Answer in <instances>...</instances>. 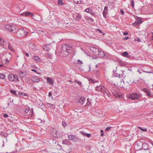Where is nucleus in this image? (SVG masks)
I'll return each instance as SVG.
<instances>
[{
    "label": "nucleus",
    "instance_id": "obj_1",
    "mask_svg": "<svg viewBox=\"0 0 153 153\" xmlns=\"http://www.w3.org/2000/svg\"><path fill=\"white\" fill-rule=\"evenodd\" d=\"M72 47L68 45H63L62 47L61 53L64 54V56H67L71 52Z\"/></svg>",
    "mask_w": 153,
    "mask_h": 153
},
{
    "label": "nucleus",
    "instance_id": "obj_2",
    "mask_svg": "<svg viewBox=\"0 0 153 153\" xmlns=\"http://www.w3.org/2000/svg\"><path fill=\"white\" fill-rule=\"evenodd\" d=\"M17 36L19 37H21L24 36H26L28 34V32H26V34H25V32L24 29L23 28H21L18 29V30H16V32Z\"/></svg>",
    "mask_w": 153,
    "mask_h": 153
},
{
    "label": "nucleus",
    "instance_id": "obj_3",
    "mask_svg": "<svg viewBox=\"0 0 153 153\" xmlns=\"http://www.w3.org/2000/svg\"><path fill=\"white\" fill-rule=\"evenodd\" d=\"M5 28L6 31L11 32L12 33H16V29L14 27L10 25H7L5 26Z\"/></svg>",
    "mask_w": 153,
    "mask_h": 153
},
{
    "label": "nucleus",
    "instance_id": "obj_4",
    "mask_svg": "<svg viewBox=\"0 0 153 153\" xmlns=\"http://www.w3.org/2000/svg\"><path fill=\"white\" fill-rule=\"evenodd\" d=\"M90 48L91 52L92 53V54L94 55H100L99 52L101 53L98 49L95 47H91Z\"/></svg>",
    "mask_w": 153,
    "mask_h": 153
},
{
    "label": "nucleus",
    "instance_id": "obj_5",
    "mask_svg": "<svg viewBox=\"0 0 153 153\" xmlns=\"http://www.w3.org/2000/svg\"><path fill=\"white\" fill-rule=\"evenodd\" d=\"M8 79L11 81H13L14 82H17L19 81L18 76L12 74H10L9 75Z\"/></svg>",
    "mask_w": 153,
    "mask_h": 153
},
{
    "label": "nucleus",
    "instance_id": "obj_6",
    "mask_svg": "<svg viewBox=\"0 0 153 153\" xmlns=\"http://www.w3.org/2000/svg\"><path fill=\"white\" fill-rule=\"evenodd\" d=\"M139 97V95L137 93H134L131 94L129 97V98L132 100H138Z\"/></svg>",
    "mask_w": 153,
    "mask_h": 153
},
{
    "label": "nucleus",
    "instance_id": "obj_7",
    "mask_svg": "<svg viewBox=\"0 0 153 153\" xmlns=\"http://www.w3.org/2000/svg\"><path fill=\"white\" fill-rule=\"evenodd\" d=\"M142 147L144 150L148 151L145 152L144 153H151L149 149V146L147 144L144 143L142 144Z\"/></svg>",
    "mask_w": 153,
    "mask_h": 153
},
{
    "label": "nucleus",
    "instance_id": "obj_8",
    "mask_svg": "<svg viewBox=\"0 0 153 153\" xmlns=\"http://www.w3.org/2000/svg\"><path fill=\"white\" fill-rule=\"evenodd\" d=\"M84 12H87L88 13H90L91 15H93L94 16H95V13L93 12L92 11L91 9V8H88L85 9Z\"/></svg>",
    "mask_w": 153,
    "mask_h": 153
},
{
    "label": "nucleus",
    "instance_id": "obj_9",
    "mask_svg": "<svg viewBox=\"0 0 153 153\" xmlns=\"http://www.w3.org/2000/svg\"><path fill=\"white\" fill-rule=\"evenodd\" d=\"M97 90L100 92H103L105 90V88L104 86L102 85L100 86H97L96 87Z\"/></svg>",
    "mask_w": 153,
    "mask_h": 153
},
{
    "label": "nucleus",
    "instance_id": "obj_10",
    "mask_svg": "<svg viewBox=\"0 0 153 153\" xmlns=\"http://www.w3.org/2000/svg\"><path fill=\"white\" fill-rule=\"evenodd\" d=\"M51 133L52 135L54 137H56L58 135L57 131L55 129L52 130Z\"/></svg>",
    "mask_w": 153,
    "mask_h": 153
},
{
    "label": "nucleus",
    "instance_id": "obj_11",
    "mask_svg": "<svg viewBox=\"0 0 153 153\" xmlns=\"http://www.w3.org/2000/svg\"><path fill=\"white\" fill-rule=\"evenodd\" d=\"M31 80L34 82H39L40 81V80L38 77L36 76H33L31 77Z\"/></svg>",
    "mask_w": 153,
    "mask_h": 153
},
{
    "label": "nucleus",
    "instance_id": "obj_12",
    "mask_svg": "<svg viewBox=\"0 0 153 153\" xmlns=\"http://www.w3.org/2000/svg\"><path fill=\"white\" fill-rule=\"evenodd\" d=\"M108 7H105L103 12V16L105 18H107V14H108Z\"/></svg>",
    "mask_w": 153,
    "mask_h": 153
},
{
    "label": "nucleus",
    "instance_id": "obj_13",
    "mask_svg": "<svg viewBox=\"0 0 153 153\" xmlns=\"http://www.w3.org/2000/svg\"><path fill=\"white\" fill-rule=\"evenodd\" d=\"M135 19L136 20V21L140 24H142L143 22L142 18L140 17L137 16Z\"/></svg>",
    "mask_w": 153,
    "mask_h": 153
},
{
    "label": "nucleus",
    "instance_id": "obj_14",
    "mask_svg": "<svg viewBox=\"0 0 153 153\" xmlns=\"http://www.w3.org/2000/svg\"><path fill=\"white\" fill-rule=\"evenodd\" d=\"M46 79L47 82L48 83H49L52 85L53 84V81L52 78L49 77H47Z\"/></svg>",
    "mask_w": 153,
    "mask_h": 153
},
{
    "label": "nucleus",
    "instance_id": "obj_15",
    "mask_svg": "<svg viewBox=\"0 0 153 153\" xmlns=\"http://www.w3.org/2000/svg\"><path fill=\"white\" fill-rule=\"evenodd\" d=\"M31 13H30L29 12H26L25 13H23L21 14V15L23 16H30L31 17H32L34 15L33 14H31Z\"/></svg>",
    "mask_w": 153,
    "mask_h": 153
},
{
    "label": "nucleus",
    "instance_id": "obj_16",
    "mask_svg": "<svg viewBox=\"0 0 153 153\" xmlns=\"http://www.w3.org/2000/svg\"><path fill=\"white\" fill-rule=\"evenodd\" d=\"M33 58L37 62H40L41 60L40 58L36 56H33Z\"/></svg>",
    "mask_w": 153,
    "mask_h": 153
},
{
    "label": "nucleus",
    "instance_id": "obj_17",
    "mask_svg": "<svg viewBox=\"0 0 153 153\" xmlns=\"http://www.w3.org/2000/svg\"><path fill=\"white\" fill-rule=\"evenodd\" d=\"M85 100V98L83 97H81L79 99L78 101V102L81 104H83Z\"/></svg>",
    "mask_w": 153,
    "mask_h": 153
},
{
    "label": "nucleus",
    "instance_id": "obj_18",
    "mask_svg": "<svg viewBox=\"0 0 153 153\" xmlns=\"http://www.w3.org/2000/svg\"><path fill=\"white\" fill-rule=\"evenodd\" d=\"M111 91L112 94L116 98H117V97H121V96L120 95H119L116 93L114 91V89H113L112 90H111Z\"/></svg>",
    "mask_w": 153,
    "mask_h": 153
},
{
    "label": "nucleus",
    "instance_id": "obj_19",
    "mask_svg": "<svg viewBox=\"0 0 153 153\" xmlns=\"http://www.w3.org/2000/svg\"><path fill=\"white\" fill-rule=\"evenodd\" d=\"M6 55L8 56L9 57H10V59H8L7 58L6 59V62H5V63L6 64H7V65L8 64V62H9V60H10V59L11 58V54L10 53H7L6 54Z\"/></svg>",
    "mask_w": 153,
    "mask_h": 153
},
{
    "label": "nucleus",
    "instance_id": "obj_20",
    "mask_svg": "<svg viewBox=\"0 0 153 153\" xmlns=\"http://www.w3.org/2000/svg\"><path fill=\"white\" fill-rule=\"evenodd\" d=\"M0 135L2 137H7L8 136L7 133L3 132H0Z\"/></svg>",
    "mask_w": 153,
    "mask_h": 153
},
{
    "label": "nucleus",
    "instance_id": "obj_21",
    "mask_svg": "<svg viewBox=\"0 0 153 153\" xmlns=\"http://www.w3.org/2000/svg\"><path fill=\"white\" fill-rule=\"evenodd\" d=\"M122 55V56L127 58H129L130 56V55H128V52L126 51L123 53Z\"/></svg>",
    "mask_w": 153,
    "mask_h": 153
},
{
    "label": "nucleus",
    "instance_id": "obj_22",
    "mask_svg": "<svg viewBox=\"0 0 153 153\" xmlns=\"http://www.w3.org/2000/svg\"><path fill=\"white\" fill-rule=\"evenodd\" d=\"M140 25V24L137 23L136 21H135L134 23L132 24V26L137 28L138 27H139Z\"/></svg>",
    "mask_w": 153,
    "mask_h": 153
},
{
    "label": "nucleus",
    "instance_id": "obj_23",
    "mask_svg": "<svg viewBox=\"0 0 153 153\" xmlns=\"http://www.w3.org/2000/svg\"><path fill=\"white\" fill-rule=\"evenodd\" d=\"M105 95H107L108 97H110L111 96V94L108 91L106 90L105 91Z\"/></svg>",
    "mask_w": 153,
    "mask_h": 153
},
{
    "label": "nucleus",
    "instance_id": "obj_24",
    "mask_svg": "<svg viewBox=\"0 0 153 153\" xmlns=\"http://www.w3.org/2000/svg\"><path fill=\"white\" fill-rule=\"evenodd\" d=\"M81 17V15L79 13H77L76 16V19L77 20H79Z\"/></svg>",
    "mask_w": 153,
    "mask_h": 153
},
{
    "label": "nucleus",
    "instance_id": "obj_25",
    "mask_svg": "<svg viewBox=\"0 0 153 153\" xmlns=\"http://www.w3.org/2000/svg\"><path fill=\"white\" fill-rule=\"evenodd\" d=\"M30 112V111L28 109L26 108L25 111V114H26L27 115L29 114Z\"/></svg>",
    "mask_w": 153,
    "mask_h": 153
},
{
    "label": "nucleus",
    "instance_id": "obj_26",
    "mask_svg": "<svg viewBox=\"0 0 153 153\" xmlns=\"http://www.w3.org/2000/svg\"><path fill=\"white\" fill-rule=\"evenodd\" d=\"M74 2L76 4H82V1L81 0H73Z\"/></svg>",
    "mask_w": 153,
    "mask_h": 153
},
{
    "label": "nucleus",
    "instance_id": "obj_27",
    "mask_svg": "<svg viewBox=\"0 0 153 153\" xmlns=\"http://www.w3.org/2000/svg\"><path fill=\"white\" fill-rule=\"evenodd\" d=\"M10 92L12 94L15 95L16 97L18 96V95H17V93L15 91L11 90H10Z\"/></svg>",
    "mask_w": 153,
    "mask_h": 153
},
{
    "label": "nucleus",
    "instance_id": "obj_28",
    "mask_svg": "<svg viewBox=\"0 0 153 153\" xmlns=\"http://www.w3.org/2000/svg\"><path fill=\"white\" fill-rule=\"evenodd\" d=\"M143 91L147 94L149 92V90L147 88H144L143 89Z\"/></svg>",
    "mask_w": 153,
    "mask_h": 153
},
{
    "label": "nucleus",
    "instance_id": "obj_29",
    "mask_svg": "<svg viewBox=\"0 0 153 153\" xmlns=\"http://www.w3.org/2000/svg\"><path fill=\"white\" fill-rule=\"evenodd\" d=\"M58 5H63V1L62 0H58Z\"/></svg>",
    "mask_w": 153,
    "mask_h": 153
},
{
    "label": "nucleus",
    "instance_id": "obj_30",
    "mask_svg": "<svg viewBox=\"0 0 153 153\" xmlns=\"http://www.w3.org/2000/svg\"><path fill=\"white\" fill-rule=\"evenodd\" d=\"M138 128L141 130L142 131H147V129L145 128H142L141 127H139Z\"/></svg>",
    "mask_w": 153,
    "mask_h": 153
},
{
    "label": "nucleus",
    "instance_id": "obj_31",
    "mask_svg": "<svg viewBox=\"0 0 153 153\" xmlns=\"http://www.w3.org/2000/svg\"><path fill=\"white\" fill-rule=\"evenodd\" d=\"M122 79V80H120V83L121 84H122V85H120L119 86L121 88H123V86L122 84H124L123 79Z\"/></svg>",
    "mask_w": 153,
    "mask_h": 153
},
{
    "label": "nucleus",
    "instance_id": "obj_32",
    "mask_svg": "<svg viewBox=\"0 0 153 153\" xmlns=\"http://www.w3.org/2000/svg\"><path fill=\"white\" fill-rule=\"evenodd\" d=\"M91 104V102L90 101H89V99L88 98L87 99V102L86 104L85 105L87 106H89Z\"/></svg>",
    "mask_w": 153,
    "mask_h": 153
},
{
    "label": "nucleus",
    "instance_id": "obj_33",
    "mask_svg": "<svg viewBox=\"0 0 153 153\" xmlns=\"http://www.w3.org/2000/svg\"><path fill=\"white\" fill-rule=\"evenodd\" d=\"M94 72L96 75L100 73V70L99 69L96 70L94 71Z\"/></svg>",
    "mask_w": 153,
    "mask_h": 153
},
{
    "label": "nucleus",
    "instance_id": "obj_34",
    "mask_svg": "<svg viewBox=\"0 0 153 153\" xmlns=\"http://www.w3.org/2000/svg\"><path fill=\"white\" fill-rule=\"evenodd\" d=\"M5 76L4 75L2 74H0V78L3 79L5 78Z\"/></svg>",
    "mask_w": 153,
    "mask_h": 153
},
{
    "label": "nucleus",
    "instance_id": "obj_35",
    "mask_svg": "<svg viewBox=\"0 0 153 153\" xmlns=\"http://www.w3.org/2000/svg\"><path fill=\"white\" fill-rule=\"evenodd\" d=\"M68 139L70 140H73V138H74V136L72 135H70L68 136Z\"/></svg>",
    "mask_w": 153,
    "mask_h": 153
},
{
    "label": "nucleus",
    "instance_id": "obj_36",
    "mask_svg": "<svg viewBox=\"0 0 153 153\" xmlns=\"http://www.w3.org/2000/svg\"><path fill=\"white\" fill-rule=\"evenodd\" d=\"M130 5L132 6V7H134V1L132 0L131 1Z\"/></svg>",
    "mask_w": 153,
    "mask_h": 153
},
{
    "label": "nucleus",
    "instance_id": "obj_37",
    "mask_svg": "<svg viewBox=\"0 0 153 153\" xmlns=\"http://www.w3.org/2000/svg\"><path fill=\"white\" fill-rule=\"evenodd\" d=\"M146 95L150 97H153V94L152 93H150L149 91L148 93L146 94Z\"/></svg>",
    "mask_w": 153,
    "mask_h": 153
},
{
    "label": "nucleus",
    "instance_id": "obj_38",
    "mask_svg": "<svg viewBox=\"0 0 153 153\" xmlns=\"http://www.w3.org/2000/svg\"><path fill=\"white\" fill-rule=\"evenodd\" d=\"M74 82H75V83L76 82L79 85H81L82 84V82L79 81H77V80H74Z\"/></svg>",
    "mask_w": 153,
    "mask_h": 153
},
{
    "label": "nucleus",
    "instance_id": "obj_39",
    "mask_svg": "<svg viewBox=\"0 0 153 153\" xmlns=\"http://www.w3.org/2000/svg\"><path fill=\"white\" fill-rule=\"evenodd\" d=\"M62 125L63 127H65L67 126V123L63 121L62 122Z\"/></svg>",
    "mask_w": 153,
    "mask_h": 153
},
{
    "label": "nucleus",
    "instance_id": "obj_40",
    "mask_svg": "<svg viewBox=\"0 0 153 153\" xmlns=\"http://www.w3.org/2000/svg\"><path fill=\"white\" fill-rule=\"evenodd\" d=\"M42 48L45 51H48L47 46L46 45H44L42 47Z\"/></svg>",
    "mask_w": 153,
    "mask_h": 153
},
{
    "label": "nucleus",
    "instance_id": "obj_41",
    "mask_svg": "<svg viewBox=\"0 0 153 153\" xmlns=\"http://www.w3.org/2000/svg\"><path fill=\"white\" fill-rule=\"evenodd\" d=\"M24 73L23 72L20 71L19 72V74L22 77L24 76Z\"/></svg>",
    "mask_w": 153,
    "mask_h": 153
},
{
    "label": "nucleus",
    "instance_id": "obj_42",
    "mask_svg": "<svg viewBox=\"0 0 153 153\" xmlns=\"http://www.w3.org/2000/svg\"><path fill=\"white\" fill-rule=\"evenodd\" d=\"M112 128V127H111L108 126L106 128L105 131H108L109 130H110Z\"/></svg>",
    "mask_w": 153,
    "mask_h": 153
},
{
    "label": "nucleus",
    "instance_id": "obj_43",
    "mask_svg": "<svg viewBox=\"0 0 153 153\" xmlns=\"http://www.w3.org/2000/svg\"><path fill=\"white\" fill-rule=\"evenodd\" d=\"M79 62H80V64H83V62H82L79 59H78L77 60V64H79Z\"/></svg>",
    "mask_w": 153,
    "mask_h": 153
},
{
    "label": "nucleus",
    "instance_id": "obj_44",
    "mask_svg": "<svg viewBox=\"0 0 153 153\" xmlns=\"http://www.w3.org/2000/svg\"><path fill=\"white\" fill-rule=\"evenodd\" d=\"M119 64L121 66H123L125 65V64L121 62H120Z\"/></svg>",
    "mask_w": 153,
    "mask_h": 153
},
{
    "label": "nucleus",
    "instance_id": "obj_45",
    "mask_svg": "<svg viewBox=\"0 0 153 153\" xmlns=\"http://www.w3.org/2000/svg\"><path fill=\"white\" fill-rule=\"evenodd\" d=\"M82 134L86 136L87 135V133H86V132H84V131H81L80 132Z\"/></svg>",
    "mask_w": 153,
    "mask_h": 153
},
{
    "label": "nucleus",
    "instance_id": "obj_46",
    "mask_svg": "<svg viewBox=\"0 0 153 153\" xmlns=\"http://www.w3.org/2000/svg\"><path fill=\"white\" fill-rule=\"evenodd\" d=\"M115 74V76L117 77H120V74H117V73H116V74Z\"/></svg>",
    "mask_w": 153,
    "mask_h": 153
},
{
    "label": "nucleus",
    "instance_id": "obj_47",
    "mask_svg": "<svg viewBox=\"0 0 153 153\" xmlns=\"http://www.w3.org/2000/svg\"><path fill=\"white\" fill-rule=\"evenodd\" d=\"M19 96H22L23 95V93L22 92H20L19 93Z\"/></svg>",
    "mask_w": 153,
    "mask_h": 153
},
{
    "label": "nucleus",
    "instance_id": "obj_48",
    "mask_svg": "<svg viewBox=\"0 0 153 153\" xmlns=\"http://www.w3.org/2000/svg\"><path fill=\"white\" fill-rule=\"evenodd\" d=\"M120 13L122 14L123 15L124 13L123 10L122 9L120 10Z\"/></svg>",
    "mask_w": 153,
    "mask_h": 153
},
{
    "label": "nucleus",
    "instance_id": "obj_49",
    "mask_svg": "<svg viewBox=\"0 0 153 153\" xmlns=\"http://www.w3.org/2000/svg\"><path fill=\"white\" fill-rule=\"evenodd\" d=\"M89 81L90 82H91L92 83H94V80H93L92 78H90L89 79Z\"/></svg>",
    "mask_w": 153,
    "mask_h": 153
},
{
    "label": "nucleus",
    "instance_id": "obj_50",
    "mask_svg": "<svg viewBox=\"0 0 153 153\" xmlns=\"http://www.w3.org/2000/svg\"><path fill=\"white\" fill-rule=\"evenodd\" d=\"M129 39V37L128 36H126L124 38V40H127Z\"/></svg>",
    "mask_w": 153,
    "mask_h": 153
},
{
    "label": "nucleus",
    "instance_id": "obj_51",
    "mask_svg": "<svg viewBox=\"0 0 153 153\" xmlns=\"http://www.w3.org/2000/svg\"><path fill=\"white\" fill-rule=\"evenodd\" d=\"M3 116H4V117L5 118V117H7L8 116L7 114H4Z\"/></svg>",
    "mask_w": 153,
    "mask_h": 153
},
{
    "label": "nucleus",
    "instance_id": "obj_52",
    "mask_svg": "<svg viewBox=\"0 0 153 153\" xmlns=\"http://www.w3.org/2000/svg\"><path fill=\"white\" fill-rule=\"evenodd\" d=\"M8 48L9 49L11 50V51H13V50H12V48L11 46L9 45L8 46Z\"/></svg>",
    "mask_w": 153,
    "mask_h": 153
},
{
    "label": "nucleus",
    "instance_id": "obj_53",
    "mask_svg": "<svg viewBox=\"0 0 153 153\" xmlns=\"http://www.w3.org/2000/svg\"><path fill=\"white\" fill-rule=\"evenodd\" d=\"M48 96L50 97H51L52 96V94L51 92H49V93Z\"/></svg>",
    "mask_w": 153,
    "mask_h": 153
},
{
    "label": "nucleus",
    "instance_id": "obj_54",
    "mask_svg": "<svg viewBox=\"0 0 153 153\" xmlns=\"http://www.w3.org/2000/svg\"><path fill=\"white\" fill-rule=\"evenodd\" d=\"M136 40L138 42H139L140 41V40L139 38H137V39H136Z\"/></svg>",
    "mask_w": 153,
    "mask_h": 153
},
{
    "label": "nucleus",
    "instance_id": "obj_55",
    "mask_svg": "<svg viewBox=\"0 0 153 153\" xmlns=\"http://www.w3.org/2000/svg\"><path fill=\"white\" fill-rule=\"evenodd\" d=\"M123 34L124 35V36H126V35H127V34H128V33L126 32H124L123 33Z\"/></svg>",
    "mask_w": 153,
    "mask_h": 153
},
{
    "label": "nucleus",
    "instance_id": "obj_56",
    "mask_svg": "<svg viewBox=\"0 0 153 153\" xmlns=\"http://www.w3.org/2000/svg\"><path fill=\"white\" fill-rule=\"evenodd\" d=\"M97 30L99 32H100V33H102V30H101L99 29H97Z\"/></svg>",
    "mask_w": 153,
    "mask_h": 153
},
{
    "label": "nucleus",
    "instance_id": "obj_57",
    "mask_svg": "<svg viewBox=\"0 0 153 153\" xmlns=\"http://www.w3.org/2000/svg\"><path fill=\"white\" fill-rule=\"evenodd\" d=\"M87 137H89L91 136V135L87 133L86 135Z\"/></svg>",
    "mask_w": 153,
    "mask_h": 153
},
{
    "label": "nucleus",
    "instance_id": "obj_58",
    "mask_svg": "<svg viewBox=\"0 0 153 153\" xmlns=\"http://www.w3.org/2000/svg\"><path fill=\"white\" fill-rule=\"evenodd\" d=\"M31 71H33V72H35V73H36L37 72L36 70L34 69H32Z\"/></svg>",
    "mask_w": 153,
    "mask_h": 153
},
{
    "label": "nucleus",
    "instance_id": "obj_59",
    "mask_svg": "<svg viewBox=\"0 0 153 153\" xmlns=\"http://www.w3.org/2000/svg\"><path fill=\"white\" fill-rule=\"evenodd\" d=\"M31 67H33V68H36V66L35 65H32V66H31Z\"/></svg>",
    "mask_w": 153,
    "mask_h": 153
},
{
    "label": "nucleus",
    "instance_id": "obj_60",
    "mask_svg": "<svg viewBox=\"0 0 153 153\" xmlns=\"http://www.w3.org/2000/svg\"><path fill=\"white\" fill-rule=\"evenodd\" d=\"M25 55L26 56H27V57L29 56V54H28V53H25Z\"/></svg>",
    "mask_w": 153,
    "mask_h": 153
},
{
    "label": "nucleus",
    "instance_id": "obj_61",
    "mask_svg": "<svg viewBox=\"0 0 153 153\" xmlns=\"http://www.w3.org/2000/svg\"><path fill=\"white\" fill-rule=\"evenodd\" d=\"M104 56L105 57H107L108 56V55L106 54H104Z\"/></svg>",
    "mask_w": 153,
    "mask_h": 153
},
{
    "label": "nucleus",
    "instance_id": "obj_62",
    "mask_svg": "<svg viewBox=\"0 0 153 153\" xmlns=\"http://www.w3.org/2000/svg\"><path fill=\"white\" fill-rule=\"evenodd\" d=\"M151 39L152 40H153V33H152V34Z\"/></svg>",
    "mask_w": 153,
    "mask_h": 153
},
{
    "label": "nucleus",
    "instance_id": "obj_63",
    "mask_svg": "<svg viewBox=\"0 0 153 153\" xmlns=\"http://www.w3.org/2000/svg\"><path fill=\"white\" fill-rule=\"evenodd\" d=\"M95 67L96 68H98V65H95Z\"/></svg>",
    "mask_w": 153,
    "mask_h": 153
},
{
    "label": "nucleus",
    "instance_id": "obj_64",
    "mask_svg": "<svg viewBox=\"0 0 153 153\" xmlns=\"http://www.w3.org/2000/svg\"><path fill=\"white\" fill-rule=\"evenodd\" d=\"M24 96H27V95L26 94H24Z\"/></svg>",
    "mask_w": 153,
    "mask_h": 153
}]
</instances>
